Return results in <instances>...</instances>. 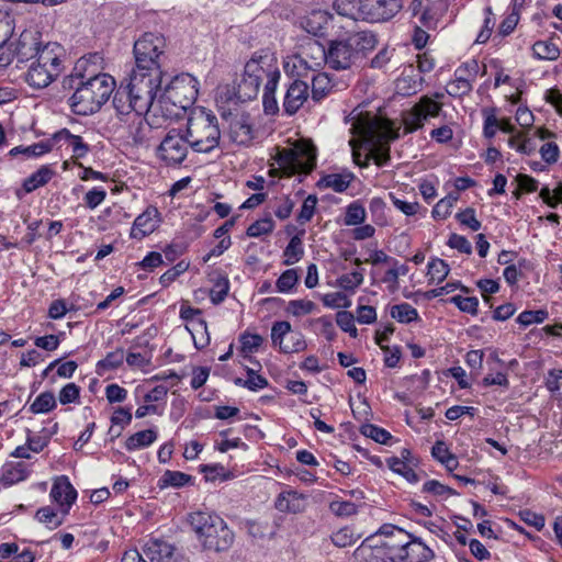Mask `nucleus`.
Returning <instances> with one entry per match:
<instances>
[{"instance_id": "1", "label": "nucleus", "mask_w": 562, "mask_h": 562, "mask_svg": "<svg viewBox=\"0 0 562 562\" xmlns=\"http://www.w3.org/2000/svg\"><path fill=\"white\" fill-rule=\"evenodd\" d=\"M104 59L100 53L79 58L70 75L63 79L64 90H74L69 105L74 113L90 115L98 112L109 100L115 88V80L103 71Z\"/></svg>"}, {"instance_id": "2", "label": "nucleus", "mask_w": 562, "mask_h": 562, "mask_svg": "<svg viewBox=\"0 0 562 562\" xmlns=\"http://www.w3.org/2000/svg\"><path fill=\"white\" fill-rule=\"evenodd\" d=\"M376 44V35L371 31L352 32L331 40L327 46L328 66L335 70L348 69Z\"/></svg>"}, {"instance_id": "3", "label": "nucleus", "mask_w": 562, "mask_h": 562, "mask_svg": "<svg viewBox=\"0 0 562 562\" xmlns=\"http://www.w3.org/2000/svg\"><path fill=\"white\" fill-rule=\"evenodd\" d=\"M188 521L204 550L222 552L232 547L234 532L217 514L194 512L189 515Z\"/></svg>"}, {"instance_id": "4", "label": "nucleus", "mask_w": 562, "mask_h": 562, "mask_svg": "<svg viewBox=\"0 0 562 562\" xmlns=\"http://www.w3.org/2000/svg\"><path fill=\"white\" fill-rule=\"evenodd\" d=\"M183 132L190 143V148L195 153L209 154L220 144L218 120L212 111L203 108L191 113Z\"/></svg>"}, {"instance_id": "5", "label": "nucleus", "mask_w": 562, "mask_h": 562, "mask_svg": "<svg viewBox=\"0 0 562 562\" xmlns=\"http://www.w3.org/2000/svg\"><path fill=\"white\" fill-rule=\"evenodd\" d=\"M165 75V71L159 68L144 67L142 69L139 66H135L132 69L125 81L139 112H148L154 102H158Z\"/></svg>"}, {"instance_id": "6", "label": "nucleus", "mask_w": 562, "mask_h": 562, "mask_svg": "<svg viewBox=\"0 0 562 562\" xmlns=\"http://www.w3.org/2000/svg\"><path fill=\"white\" fill-rule=\"evenodd\" d=\"M63 48L57 43L44 44V49L33 59L24 74L25 82L33 89L48 87L61 72Z\"/></svg>"}, {"instance_id": "7", "label": "nucleus", "mask_w": 562, "mask_h": 562, "mask_svg": "<svg viewBox=\"0 0 562 562\" xmlns=\"http://www.w3.org/2000/svg\"><path fill=\"white\" fill-rule=\"evenodd\" d=\"M432 557L434 552L426 544L409 538L384 539L375 546V558L382 562H414Z\"/></svg>"}, {"instance_id": "8", "label": "nucleus", "mask_w": 562, "mask_h": 562, "mask_svg": "<svg viewBox=\"0 0 562 562\" xmlns=\"http://www.w3.org/2000/svg\"><path fill=\"white\" fill-rule=\"evenodd\" d=\"M198 80L190 74L177 75L162 88L158 103L187 110L198 98Z\"/></svg>"}, {"instance_id": "9", "label": "nucleus", "mask_w": 562, "mask_h": 562, "mask_svg": "<svg viewBox=\"0 0 562 562\" xmlns=\"http://www.w3.org/2000/svg\"><path fill=\"white\" fill-rule=\"evenodd\" d=\"M165 48L166 40L161 34L144 33L134 43L135 66H139L142 69L144 67L162 69L164 60L166 59Z\"/></svg>"}, {"instance_id": "10", "label": "nucleus", "mask_w": 562, "mask_h": 562, "mask_svg": "<svg viewBox=\"0 0 562 562\" xmlns=\"http://www.w3.org/2000/svg\"><path fill=\"white\" fill-rule=\"evenodd\" d=\"M190 143L180 128L170 130L157 148V157L167 166L181 165L189 154Z\"/></svg>"}, {"instance_id": "11", "label": "nucleus", "mask_w": 562, "mask_h": 562, "mask_svg": "<svg viewBox=\"0 0 562 562\" xmlns=\"http://www.w3.org/2000/svg\"><path fill=\"white\" fill-rule=\"evenodd\" d=\"M244 72L259 79V82H262L263 77H267V80L274 81H279L281 78L278 59L274 53L269 49L255 52L245 64Z\"/></svg>"}, {"instance_id": "12", "label": "nucleus", "mask_w": 562, "mask_h": 562, "mask_svg": "<svg viewBox=\"0 0 562 562\" xmlns=\"http://www.w3.org/2000/svg\"><path fill=\"white\" fill-rule=\"evenodd\" d=\"M271 341L283 353H294L306 349V341L300 331H293L286 321L276 322L271 328Z\"/></svg>"}, {"instance_id": "13", "label": "nucleus", "mask_w": 562, "mask_h": 562, "mask_svg": "<svg viewBox=\"0 0 562 562\" xmlns=\"http://www.w3.org/2000/svg\"><path fill=\"white\" fill-rule=\"evenodd\" d=\"M480 72L479 61L470 59L456 68L453 79L447 85V93L453 98L468 95Z\"/></svg>"}, {"instance_id": "14", "label": "nucleus", "mask_w": 562, "mask_h": 562, "mask_svg": "<svg viewBox=\"0 0 562 562\" xmlns=\"http://www.w3.org/2000/svg\"><path fill=\"white\" fill-rule=\"evenodd\" d=\"M442 110V104L424 95L408 111L403 113V123L406 132L412 133L424 126L425 121L437 117Z\"/></svg>"}, {"instance_id": "15", "label": "nucleus", "mask_w": 562, "mask_h": 562, "mask_svg": "<svg viewBox=\"0 0 562 562\" xmlns=\"http://www.w3.org/2000/svg\"><path fill=\"white\" fill-rule=\"evenodd\" d=\"M278 165L289 176L310 172L316 165V157L310 150L286 148L279 153Z\"/></svg>"}, {"instance_id": "16", "label": "nucleus", "mask_w": 562, "mask_h": 562, "mask_svg": "<svg viewBox=\"0 0 562 562\" xmlns=\"http://www.w3.org/2000/svg\"><path fill=\"white\" fill-rule=\"evenodd\" d=\"M324 65H328L327 47L316 40H308L302 45L294 57L293 66L297 69L317 71Z\"/></svg>"}, {"instance_id": "17", "label": "nucleus", "mask_w": 562, "mask_h": 562, "mask_svg": "<svg viewBox=\"0 0 562 562\" xmlns=\"http://www.w3.org/2000/svg\"><path fill=\"white\" fill-rule=\"evenodd\" d=\"M361 20L376 23L395 16L403 8L402 0H362Z\"/></svg>"}, {"instance_id": "18", "label": "nucleus", "mask_w": 562, "mask_h": 562, "mask_svg": "<svg viewBox=\"0 0 562 562\" xmlns=\"http://www.w3.org/2000/svg\"><path fill=\"white\" fill-rule=\"evenodd\" d=\"M41 33L34 30L23 31L15 43H11L13 48V55L18 63L32 61L37 58L44 49V45L41 41Z\"/></svg>"}, {"instance_id": "19", "label": "nucleus", "mask_w": 562, "mask_h": 562, "mask_svg": "<svg viewBox=\"0 0 562 562\" xmlns=\"http://www.w3.org/2000/svg\"><path fill=\"white\" fill-rule=\"evenodd\" d=\"M351 124L350 132L364 142H374L381 137L382 125L376 116L358 113L347 120Z\"/></svg>"}, {"instance_id": "20", "label": "nucleus", "mask_w": 562, "mask_h": 562, "mask_svg": "<svg viewBox=\"0 0 562 562\" xmlns=\"http://www.w3.org/2000/svg\"><path fill=\"white\" fill-rule=\"evenodd\" d=\"M310 88L305 81L295 79L286 88L282 110L288 116H292L303 106L308 100Z\"/></svg>"}, {"instance_id": "21", "label": "nucleus", "mask_w": 562, "mask_h": 562, "mask_svg": "<svg viewBox=\"0 0 562 562\" xmlns=\"http://www.w3.org/2000/svg\"><path fill=\"white\" fill-rule=\"evenodd\" d=\"M49 496L59 508L63 507L64 514H69L72 504L77 499L78 493L68 476L60 475L54 480Z\"/></svg>"}, {"instance_id": "22", "label": "nucleus", "mask_w": 562, "mask_h": 562, "mask_svg": "<svg viewBox=\"0 0 562 562\" xmlns=\"http://www.w3.org/2000/svg\"><path fill=\"white\" fill-rule=\"evenodd\" d=\"M159 223L160 214L157 207L150 205L135 218L130 236L140 240L155 232Z\"/></svg>"}, {"instance_id": "23", "label": "nucleus", "mask_w": 562, "mask_h": 562, "mask_svg": "<svg viewBox=\"0 0 562 562\" xmlns=\"http://www.w3.org/2000/svg\"><path fill=\"white\" fill-rule=\"evenodd\" d=\"M146 113H133L122 122L127 124V136L136 146H144L147 144L151 126L146 121Z\"/></svg>"}, {"instance_id": "24", "label": "nucleus", "mask_w": 562, "mask_h": 562, "mask_svg": "<svg viewBox=\"0 0 562 562\" xmlns=\"http://www.w3.org/2000/svg\"><path fill=\"white\" fill-rule=\"evenodd\" d=\"M31 474V468L23 461L7 462L0 471V482L3 487L25 481Z\"/></svg>"}, {"instance_id": "25", "label": "nucleus", "mask_w": 562, "mask_h": 562, "mask_svg": "<svg viewBox=\"0 0 562 562\" xmlns=\"http://www.w3.org/2000/svg\"><path fill=\"white\" fill-rule=\"evenodd\" d=\"M54 140L60 146L66 145L72 151L76 159L83 158L90 151V146L79 135L71 134L67 128H63L54 134Z\"/></svg>"}, {"instance_id": "26", "label": "nucleus", "mask_w": 562, "mask_h": 562, "mask_svg": "<svg viewBox=\"0 0 562 562\" xmlns=\"http://www.w3.org/2000/svg\"><path fill=\"white\" fill-rule=\"evenodd\" d=\"M333 15L325 10H313L302 19V27L314 36H323Z\"/></svg>"}, {"instance_id": "27", "label": "nucleus", "mask_w": 562, "mask_h": 562, "mask_svg": "<svg viewBox=\"0 0 562 562\" xmlns=\"http://www.w3.org/2000/svg\"><path fill=\"white\" fill-rule=\"evenodd\" d=\"M113 106L121 121L127 119L133 113H140L137 105L134 104V98L130 93V88L124 82L121 83L113 97Z\"/></svg>"}, {"instance_id": "28", "label": "nucleus", "mask_w": 562, "mask_h": 562, "mask_svg": "<svg viewBox=\"0 0 562 562\" xmlns=\"http://www.w3.org/2000/svg\"><path fill=\"white\" fill-rule=\"evenodd\" d=\"M306 497L296 491H286L279 494L276 499V508L282 513L297 514L304 512Z\"/></svg>"}, {"instance_id": "29", "label": "nucleus", "mask_w": 562, "mask_h": 562, "mask_svg": "<svg viewBox=\"0 0 562 562\" xmlns=\"http://www.w3.org/2000/svg\"><path fill=\"white\" fill-rule=\"evenodd\" d=\"M144 554L151 562H169L173 555L172 544L160 539H149L144 548Z\"/></svg>"}, {"instance_id": "30", "label": "nucleus", "mask_w": 562, "mask_h": 562, "mask_svg": "<svg viewBox=\"0 0 562 562\" xmlns=\"http://www.w3.org/2000/svg\"><path fill=\"white\" fill-rule=\"evenodd\" d=\"M260 86L259 79L244 72L235 88V98L241 103L254 100L259 93Z\"/></svg>"}, {"instance_id": "31", "label": "nucleus", "mask_w": 562, "mask_h": 562, "mask_svg": "<svg viewBox=\"0 0 562 562\" xmlns=\"http://www.w3.org/2000/svg\"><path fill=\"white\" fill-rule=\"evenodd\" d=\"M54 175H55L54 169L48 165H44L40 169H37L35 172L31 173L27 178L24 179L23 189L27 193L33 192L36 189L48 183L52 180V178L54 177Z\"/></svg>"}, {"instance_id": "32", "label": "nucleus", "mask_w": 562, "mask_h": 562, "mask_svg": "<svg viewBox=\"0 0 562 562\" xmlns=\"http://www.w3.org/2000/svg\"><path fill=\"white\" fill-rule=\"evenodd\" d=\"M68 514L63 513V507L55 510L49 506L41 507L35 514L36 520L53 530L61 526Z\"/></svg>"}, {"instance_id": "33", "label": "nucleus", "mask_w": 562, "mask_h": 562, "mask_svg": "<svg viewBox=\"0 0 562 562\" xmlns=\"http://www.w3.org/2000/svg\"><path fill=\"white\" fill-rule=\"evenodd\" d=\"M157 439L155 429H145L131 435L125 441V448L128 451L144 449L154 443Z\"/></svg>"}, {"instance_id": "34", "label": "nucleus", "mask_w": 562, "mask_h": 562, "mask_svg": "<svg viewBox=\"0 0 562 562\" xmlns=\"http://www.w3.org/2000/svg\"><path fill=\"white\" fill-rule=\"evenodd\" d=\"M229 137L237 145H249L252 139V128L244 120H235L229 125Z\"/></svg>"}, {"instance_id": "35", "label": "nucleus", "mask_w": 562, "mask_h": 562, "mask_svg": "<svg viewBox=\"0 0 562 562\" xmlns=\"http://www.w3.org/2000/svg\"><path fill=\"white\" fill-rule=\"evenodd\" d=\"M193 477L187 473L180 471L167 470L158 480V486L160 488L166 487H182L192 482Z\"/></svg>"}, {"instance_id": "36", "label": "nucleus", "mask_w": 562, "mask_h": 562, "mask_svg": "<svg viewBox=\"0 0 562 562\" xmlns=\"http://www.w3.org/2000/svg\"><path fill=\"white\" fill-rule=\"evenodd\" d=\"M278 83L279 81L267 80L265 85L262 94V105L263 112L267 115H276L280 111L279 103L276 97Z\"/></svg>"}, {"instance_id": "37", "label": "nucleus", "mask_w": 562, "mask_h": 562, "mask_svg": "<svg viewBox=\"0 0 562 562\" xmlns=\"http://www.w3.org/2000/svg\"><path fill=\"white\" fill-rule=\"evenodd\" d=\"M333 89L331 80L325 72H318L312 79V100L322 101Z\"/></svg>"}, {"instance_id": "38", "label": "nucleus", "mask_w": 562, "mask_h": 562, "mask_svg": "<svg viewBox=\"0 0 562 562\" xmlns=\"http://www.w3.org/2000/svg\"><path fill=\"white\" fill-rule=\"evenodd\" d=\"M361 4L362 0H335L333 8L337 14L358 21L361 20Z\"/></svg>"}, {"instance_id": "39", "label": "nucleus", "mask_w": 562, "mask_h": 562, "mask_svg": "<svg viewBox=\"0 0 562 562\" xmlns=\"http://www.w3.org/2000/svg\"><path fill=\"white\" fill-rule=\"evenodd\" d=\"M351 173H330L322 178L319 186L330 188L335 192H344L348 189L352 181Z\"/></svg>"}, {"instance_id": "40", "label": "nucleus", "mask_w": 562, "mask_h": 562, "mask_svg": "<svg viewBox=\"0 0 562 562\" xmlns=\"http://www.w3.org/2000/svg\"><path fill=\"white\" fill-rule=\"evenodd\" d=\"M390 314L392 318L402 324H409L419 319L417 310L408 303L393 305Z\"/></svg>"}, {"instance_id": "41", "label": "nucleus", "mask_w": 562, "mask_h": 562, "mask_svg": "<svg viewBox=\"0 0 562 562\" xmlns=\"http://www.w3.org/2000/svg\"><path fill=\"white\" fill-rule=\"evenodd\" d=\"M532 56L540 60H555L560 56V49L552 42L538 41L532 45Z\"/></svg>"}, {"instance_id": "42", "label": "nucleus", "mask_w": 562, "mask_h": 562, "mask_svg": "<svg viewBox=\"0 0 562 562\" xmlns=\"http://www.w3.org/2000/svg\"><path fill=\"white\" fill-rule=\"evenodd\" d=\"M449 265L440 258H432L427 265V276L430 283H441L449 274Z\"/></svg>"}, {"instance_id": "43", "label": "nucleus", "mask_w": 562, "mask_h": 562, "mask_svg": "<svg viewBox=\"0 0 562 562\" xmlns=\"http://www.w3.org/2000/svg\"><path fill=\"white\" fill-rule=\"evenodd\" d=\"M52 147L47 143L40 142L32 144L30 146H16L13 147L9 155L12 157H16L19 155H22L24 158H35L40 157L48 151H50Z\"/></svg>"}, {"instance_id": "44", "label": "nucleus", "mask_w": 562, "mask_h": 562, "mask_svg": "<svg viewBox=\"0 0 562 562\" xmlns=\"http://www.w3.org/2000/svg\"><path fill=\"white\" fill-rule=\"evenodd\" d=\"M386 462L393 472L401 474L409 483H417L419 481L418 475L412 468L413 464H408L406 461L398 459L397 457H391L386 460Z\"/></svg>"}, {"instance_id": "45", "label": "nucleus", "mask_w": 562, "mask_h": 562, "mask_svg": "<svg viewBox=\"0 0 562 562\" xmlns=\"http://www.w3.org/2000/svg\"><path fill=\"white\" fill-rule=\"evenodd\" d=\"M125 355L122 348L109 352L103 359L97 363V372L102 374L105 371L117 369L124 361Z\"/></svg>"}, {"instance_id": "46", "label": "nucleus", "mask_w": 562, "mask_h": 562, "mask_svg": "<svg viewBox=\"0 0 562 562\" xmlns=\"http://www.w3.org/2000/svg\"><path fill=\"white\" fill-rule=\"evenodd\" d=\"M56 398L53 392L41 393L30 405V412L33 414H46L56 407Z\"/></svg>"}, {"instance_id": "47", "label": "nucleus", "mask_w": 562, "mask_h": 562, "mask_svg": "<svg viewBox=\"0 0 562 562\" xmlns=\"http://www.w3.org/2000/svg\"><path fill=\"white\" fill-rule=\"evenodd\" d=\"M366 217L364 206L359 201H353L346 209L344 223L347 226H358L366 221Z\"/></svg>"}, {"instance_id": "48", "label": "nucleus", "mask_w": 562, "mask_h": 562, "mask_svg": "<svg viewBox=\"0 0 562 562\" xmlns=\"http://www.w3.org/2000/svg\"><path fill=\"white\" fill-rule=\"evenodd\" d=\"M360 432L367 438L374 440L378 443L391 445L392 435L384 428L373 424H363L360 427Z\"/></svg>"}, {"instance_id": "49", "label": "nucleus", "mask_w": 562, "mask_h": 562, "mask_svg": "<svg viewBox=\"0 0 562 562\" xmlns=\"http://www.w3.org/2000/svg\"><path fill=\"white\" fill-rule=\"evenodd\" d=\"M188 329L191 331L194 346L198 349L203 348L210 342L207 324L204 319L196 318V321L191 324V328L188 327Z\"/></svg>"}, {"instance_id": "50", "label": "nucleus", "mask_w": 562, "mask_h": 562, "mask_svg": "<svg viewBox=\"0 0 562 562\" xmlns=\"http://www.w3.org/2000/svg\"><path fill=\"white\" fill-rule=\"evenodd\" d=\"M299 282V273L296 269H288L281 273L276 281V288L279 293L292 292Z\"/></svg>"}, {"instance_id": "51", "label": "nucleus", "mask_w": 562, "mask_h": 562, "mask_svg": "<svg viewBox=\"0 0 562 562\" xmlns=\"http://www.w3.org/2000/svg\"><path fill=\"white\" fill-rule=\"evenodd\" d=\"M420 82L414 76H401L395 81V91L397 94L408 97L419 91Z\"/></svg>"}, {"instance_id": "52", "label": "nucleus", "mask_w": 562, "mask_h": 562, "mask_svg": "<svg viewBox=\"0 0 562 562\" xmlns=\"http://www.w3.org/2000/svg\"><path fill=\"white\" fill-rule=\"evenodd\" d=\"M304 254L302 241L297 236H294L290 239L288 246L283 251L284 261L283 263L286 266L294 265L297 262Z\"/></svg>"}, {"instance_id": "53", "label": "nucleus", "mask_w": 562, "mask_h": 562, "mask_svg": "<svg viewBox=\"0 0 562 562\" xmlns=\"http://www.w3.org/2000/svg\"><path fill=\"white\" fill-rule=\"evenodd\" d=\"M363 273L361 270H355L351 273H346L337 279V285L345 291L355 293L357 288L363 283Z\"/></svg>"}, {"instance_id": "54", "label": "nucleus", "mask_w": 562, "mask_h": 562, "mask_svg": "<svg viewBox=\"0 0 562 562\" xmlns=\"http://www.w3.org/2000/svg\"><path fill=\"white\" fill-rule=\"evenodd\" d=\"M457 201L458 195L452 193L439 200L431 211L432 217L436 220L447 218L450 215L451 209L453 207Z\"/></svg>"}, {"instance_id": "55", "label": "nucleus", "mask_w": 562, "mask_h": 562, "mask_svg": "<svg viewBox=\"0 0 562 562\" xmlns=\"http://www.w3.org/2000/svg\"><path fill=\"white\" fill-rule=\"evenodd\" d=\"M539 198L549 207L555 209L559 204H562V182H560L553 190L544 186L539 192Z\"/></svg>"}, {"instance_id": "56", "label": "nucleus", "mask_w": 562, "mask_h": 562, "mask_svg": "<svg viewBox=\"0 0 562 562\" xmlns=\"http://www.w3.org/2000/svg\"><path fill=\"white\" fill-rule=\"evenodd\" d=\"M55 367H57L56 373H57L58 376L64 378V379H70L74 375V373L76 372V370L78 368V363L76 361H74V360H69V361H66V362H63V363H60L59 359L54 360L44 370L43 375H47L48 372L52 369H54Z\"/></svg>"}, {"instance_id": "57", "label": "nucleus", "mask_w": 562, "mask_h": 562, "mask_svg": "<svg viewBox=\"0 0 562 562\" xmlns=\"http://www.w3.org/2000/svg\"><path fill=\"white\" fill-rule=\"evenodd\" d=\"M456 220L460 225L470 228L473 232H477L482 227V223L476 218L475 210L473 207H467L456 214Z\"/></svg>"}, {"instance_id": "58", "label": "nucleus", "mask_w": 562, "mask_h": 562, "mask_svg": "<svg viewBox=\"0 0 562 562\" xmlns=\"http://www.w3.org/2000/svg\"><path fill=\"white\" fill-rule=\"evenodd\" d=\"M548 312L546 310L537 311H524L517 317V323L521 326H530L532 324H541L548 318Z\"/></svg>"}, {"instance_id": "59", "label": "nucleus", "mask_w": 562, "mask_h": 562, "mask_svg": "<svg viewBox=\"0 0 562 562\" xmlns=\"http://www.w3.org/2000/svg\"><path fill=\"white\" fill-rule=\"evenodd\" d=\"M336 323L342 331L348 333L351 337L356 338L358 336V330L355 325V316L352 313L347 311L338 312L336 314Z\"/></svg>"}, {"instance_id": "60", "label": "nucleus", "mask_w": 562, "mask_h": 562, "mask_svg": "<svg viewBox=\"0 0 562 562\" xmlns=\"http://www.w3.org/2000/svg\"><path fill=\"white\" fill-rule=\"evenodd\" d=\"M484 14H485V18H484L483 27H482V30L480 31V33L477 34V37H476V43H479V44H484V43H486L490 40V37L492 35V32H493V29H494L495 23H496L491 7H486L484 9Z\"/></svg>"}, {"instance_id": "61", "label": "nucleus", "mask_w": 562, "mask_h": 562, "mask_svg": "<svg viewBox=\"0 0 562 562\" xmlns=\"http://www.w3.org/2000/svg\"><path fill=\"white\" fill-rule=\"evenodd\" d=\"M329 510L338 517H349L358 512V506L350 501H333Z\"/></svg>"}, {"instance_id": "62", "label": "nucleus", "mask_w": 562, "mask_h": 562, "mask_svg": "<svg viewBox=\"0 0 562 562\" xmlns=\"http://www.w3.org/2000/svg\"><path fill=\"white\" fill-rule=\"evenodd\" d=\"M451 302L464 313H469L471 315L477 314L479 300L475 296H461L454 295L451 297Z\"/></svg>"}, {"instance_id": "63", "label": "nucleus", "mask_w": 562, "mask_h": 562, "mask_svg": "<svg viewBox=\"0 0 562 562\" xmlns=\"http://www.w3.org/2000/svg\"><path fill=\"white\" fill-rule=\"evenodd\" d=\"M322 301L325 306L330 308H348L351 306V300L342 292L327 293Z\"/></svg>"}, {"instance_id": "64", "label": "nucleus", "mask_w": 562, "mask_h": 562, "mask_svg": "<svg viewBox=\"0 0 562 562\" xmlns=\"http://www.w3.org/2000/svg\"><path fill=\"white\" fill-rule=\"evenodd\" d=\"M229 281L226 277H221L215 282L213 289L210 292V299L212 303H222L228 294Z\"/></svg>"}]
</instances>
